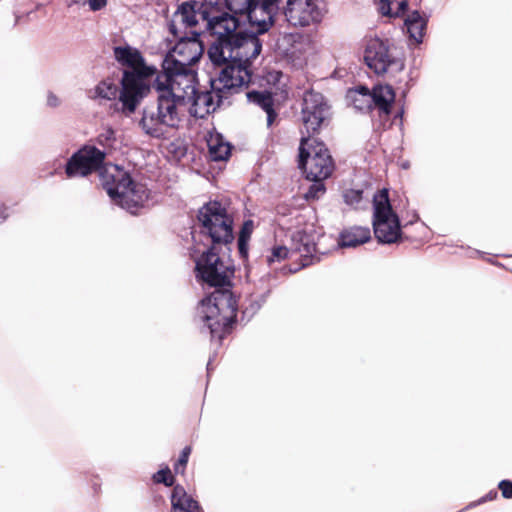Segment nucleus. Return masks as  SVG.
I'll list each match as a JSON object with an SVG mask.
<instances>
[{"label": "nucleus", "mask_w": 512, "mask_h": 512, "mask_svg": "<svg viewBox=\"0 0 512 512\" xmlns=\"http://www.w3.org/2000/svg\"><path fill=\"white\" fill-rule=\"evenodd\" d=\"M108 177L110 181L105 182L107 193L119 206L132 214L144 206L149 198L145 185L134 183L129 173L118 167Z\"/></svg>", "instance_id": "7"}, {"label": "nucleus", "mask_w": 512, "mask_h": 512, "mask_svg": "<svg viewBox=\"0 0 512 512\" xmlns=\"http://www.w3.org/2000/svg\"><path fill=\"white\" fill-rule=\"evenodd\" d=\"M47 104L50 106V107H56L59 105V99L57 98L56 95H54L53 93H49L48 94V97H47Z\"/></svg>", "instance_id": "35"}, {"label": "nucleus", "mask_w": 512, "mask_h": 512, "mask_svg": "<svg viewBox=\"0 0 512 512\" xmlns=\"http://www.w3.org/2000/svg\"><path fill=\"white\" fill-rule=\"evenodd\" d=\"M290 254V251L285 246H275L271 250V254L267 256V262L272 264L274 262H281L286 259Z\"/></svg>", "instance_id": "27"}, {"label": "nucleus", "mask_w": 512, "mask_h": 512, "mask_svg": "<svg viewBox=\"0 0 512 512\" xmlns=\"http://www.w3.org/2000/svg\"><path fill=\"white\" fill-rule=\"evenodd\" d=\"M408 6V0H380L379 11L384 16L400 17Z\"/></svg>", "instance_id": "23"}, {"label": "nucleus", "mask_w": 512, "mask_h": 512, "mask_svg": "<svg viewBox=\"0 0 512 512\" xmlns=\"http://www.w3.org/2000/svg\"><path fill=\"white\" fill-rule=\"evenodd\" d=\"M370 238L369 228L356 226L341 232L339 243L342 247H356L366 243Z\"/></svg>", "instance_id": "22"}, {"label": "nucleus", "mask_w": 512, "mask_h": 512, "mask_svg": "<svg viewBox=\"0 0 512 512\" xmlns=\"http://www.w3.org/2000/svg\"><path fill=\"white\" fill-rule=\"evenodd\" d=\"M257 0H225L227 9L232 12V15H244Z\"/></svg>", "instance_id": "25"}, {"label": "nucleus", "mask_w": 512, "mask_h": 512, "mask_svg": "<svg viewBox=\"0 0 512 512\" xmlns=\"http://www.w3.org/2000/svg\"><path fill=\"white\" fill-rule=\"evenodd\" d=\"M313 181V184L309 187L308 191L305 193V198L307 200H315L319 199L326 191L325 185L323 183L324 179H310Z\"/></svg>", "instance_id": "26"}, {"label": "nucleus", "mask_w": 512, "mask_h": 512, "mask_svg": "<svg viewBox=\"0 0 512 512\" xmlns=\"http://www.w3.org/2000/svg\"><path fill=\"white\" fill-rule=\"evenodd\" d=\"M197 218L200 235L205 237L209 248L196 260V278L215 290L204 298L198 307L202 330L211 338L221 341L235 321L237 300L231 291L235 273L233 260L228 255L234 240L233 219L218 201H211L199 209Z\"/></svg>", "instance_id": "1"}, {"label": "nucleus", "mask_w": 512, "mask_h": 512, "mask_svg": "<svg viewBox=\"0 0 512 512\" xmlns=\"http://www.w3.org/2000/svg\"><path fill=\"white\" fill-rule=\"evenodd\" d=\"M498 488L500 489L504 498H512V481L502 480L499 482Z\"/></svg>", "instance_id": "32"}, {"label": "nucleus", "mask_w": 512, "mask_h": 512, "mask_svg": "<svg viewBox=\"0 0 512 512\" xmlns=\"http://www.w3.org/2000/svg\"><path fill=\"white\" fill-rule=\"evenodd\" d=\"M309 137H302L299 146V168L306 174L307 179H326L334 169V162L328 149L321 142L314 140L309 144Z\"/></svg>", "instance_id": "9"}, {"label": "nucleus", "mask_w": 512, "mask_h": 512, "mask_svg": "<svg viewBox=\"0 0 512 512\" xmlns=\"http://www.w3.org/2000/svg\"><path fill=\"white\" fill-rule=\"evenodd\" d=\"M248 242L249 241L246 240L241 242V239H238V251L243 258L247 257L248 255Z\"/></svg>", "instance_id": "34"}, {"label": "nucleus", "mask_w": 512, "mask_h": 512, "mask_svg": "<svg viewBox=\"0 0 512 512\" xmlns=\"http://www.w3.org/2000/svg\"><path fill=\"white\" fill-rule=\"evenodd\" d=\"M120 85L121 88L113 78H105L89 91V98L99 102L100 104L104 102H111L110 108L113 112L130 116L135 113L137 107L146 96H141L137 99L132 108L127 107L122 97L124 88L122 84Z\"/></svg>", "instance_id": "13"}, {"label": "nucleus", "mask_w": 512, "mask_h": 512, "mask_svg": "<svg viewBox=\"0 0 512 512\" xmlns=\"http://www.w3.org/2000/svg\"><path fill=\"white\" fill-rule=\"evenodd\" d=\"M106 153L95 146L86 145L75 152L67 161L65 173L67 177H85L99 170Z\"/></svg>", "instance_id": "15"}, {"label": "nucleus", "mask_w": 512, "mask_h": 512, "mask_svg": "<svg viewBox=\"0 0 512 512\" xmlns=\"http://www.w3.org/2000/svg\"><path fill=\"white\" fill-rule=\"evenodd\" d=\"M190 454H191V447L190 446L184 447V449L182 450V452L180 454V457H179L177 463L174 465V470H175L176 473H183L184 472Z\"/></svg>", "instance_id": "30"}, {"label": "nucleus", "mask_w": 512, "mask_h": 512, "mask_svg": "<svg viewBox=\"0 0 512 512\" xmlns=\"http://www.w3.org/2000/svg\"><path fill=\"white\" fill-rule=\"evenodd\" d=\"M86 4H88L91 11L95 12L103 9L107 4V0H86Z\"/></svg>", "instance_id": "33"}, {"label": "nucleus", "mask_w": 512, "mask_h": 512, "mask_svg": "<svg viewBox=\"0 0 512 512\" xmlns=\"http://www.w3.org/2000/svg\"><path fill=\"white\" fill-rule=\"evenodd\" d=\"M69 6L71 5H86V0H65Z\"/></svg>", "instance_id": "36"}, {"label": "nucleus", "mask_w": 512, "mask_h": 512, "mask_svg": "<svg viewBox=\"0 0 512 512\" xmlns=\"http://www.w3.org/2000/svg\"><path fill=\"white\" fill-rule=\"evenodd\" d=\"M497 497V491L489 492L485 497L482 498V502L492 500Z\"/></svg>", "instance_id": "37"}, {"label": "nucleus", "mask_w": 512, "mask_h": 512, "mask_svg": "<svg viewBox=\"0 0 512 512\" xmlns=\"http://www.w3.org/2000/svg\"><path fill=\"white\" fill-rule=\"evenodd\" d=\"M171 512H201V507L183 486L175 485L171 494Z\"/></svg>", "instance_id": "18"}, {"label": "nucleus", "mask_w": 512, "mask_h": 512, "mask_svg": "<svg viewBox=\"0 0 512 512\" xmlns=\"http://www.w3.org/2000/svg\"><path fill=\"white\" fill-rule=\"evenodd\" d=\"M192 238H193V240H194L195 242H197V241H198V240H197V236H196V234H195V233H192Z\"/></svg>", "instance_id": "39"}, {"label": "nucleus", "mask_w": 512, "mask_h": 512, "mask_svg": "<svg viewBox=\"0 0 512 512\" xmlns=\"http://www.w3.org/2000/svg\"><path fill=\"white\" fill-rule=\"evenodd\" d=\"M196 74H178L173 84L156 89L157 105L145 107L139 126L144 134L156 139L167 138L181 122V110L205 118L227 100L215 89L197 91Z\"/></svg>", "instance_id": "2"}, {"label": "nucleus", "mask_w": 512, "mask_h": 512, "mask_svg": "<svg viewBox=\"0 0 512 512\" xmlns=\"http://www.w3.org/2000/svg\"><path fill=\"white\" fill-rule=\"evenodd\" d=\"M246 96L250 103L257 105L266 112L267 126L271 127L277 117V113L274 110V98L272 93L267 90H252L247 92Z\"/></svg>", "instance_id": "19"}, {"label": "nucleus", "mask_w": 512, "mask_h": 512, "mask_svg": "<svg viewBox=\"0 0 512 512\" xmlns=\"http://www.w3.org/2000/svg\"><path fill=\"white\" fill-rule=\"evenodd\" d=\"M427 24L428 17L421 15L417 10L411 12L404 20V26L410 39L414 40L417 44L423 42Z\"/></svg>", "instance_id": "21"}, {"label": "nucleus", "mask_w": 512, "mask_h": 512, "mask_svg": "<svg viewBox=\"0 0 512 512\" xmlns=\"http://www.w3.org/2000/svg\"><path fill=\"white\" fill-rule=\"evenodd\" d=\"M316 252V244L314 239L305 231H297L292 237V251L299 254L301 258V267L309 266L313 263L314 253Z\"/></svg>", "instance_id": "17"}, {"label": "nucleus", "mask_w": 512, "mask_h": 512, "mask_svg": "<svg viewBox=\"0 0 512 512\" xmlns=\"http://www.w3.org/2000/svg\"><path fill=\"white\" fill-rule=\"evenodd\" d=\"M96 142L105 149L114 148L117 142L116 131L112 127H104L97 136Z\"/></svg>", "instance_id": "24"}, {"label": "nucleus", "mask_w": 512, "mask_h": 512, "mask_svg": "<svg viewBox=\"0 0 512 512\" xmlns=\"http://www.w3.org/2000/svg\"><path fill=\"white\" fill-rule=\"evenodd\" d=\"M209 157L212 161L227 160L231 154V145L220 133L210 132L206 137Z\"/></svg>", "instance_id": "20"}, {"label": "nucleus", "mask_w": 512, "mask_h": 512, "mask_svg": "<svg viewBox=\"0 0 512 512\" xmlns=\"http://www.w3.org/2000/svg\"><path fill=\"white\" fill-rule=\"evenodd\" d=\"M364 62L377 75H395L403 71L404 60L395 55L388 43L380 38L370 39L364 51Z\"/></svg>", "instance_id": "11"}, {"label": "nucleus", "mask_w": 512, "mask_h": 512, "mask_svg": "<svg viewBox=\"0 0 512 512\" xmlns=\"http://www.w3.org/2000/svg\"><path fill=\"white\" fill-rule=\"evenodd\" d=\"M343 197L346 204L355 206L358 205L362 200L363 191L360 189H350L344 193Z\"/></svg>", "instance_id": "29"}, {"label": "nucleus", "mask_w": 512, "mask_h": 512, "mask_svg": "<svg viewBox=\"0 0 512 512\" xmlns=\"http://www.w3.org/2000/svg\"><path fill=\"white\" fill-rule=\"evenodd\" d=\"M329 116V106L321 93L306 91L303 97L302 120L310 138L317 133Z\"/></svg>", "instance_id": "16"}, {"label": "nucleus", "mask_w": 512, "mask_h": 512, "mask_svg": "<svg viewBox=\"0 0 512 512\" xmlns=\"http://www.w3.org/2000/svg\"><path fill=\"white\" fill-rule=\"evenodd\" d=\"M211 363H212V360L209 359V361L207 363V371H208V373L210 372V369H211Z\"/></svg>", "instance_id": "38"}, {"label": "nucleus", "mask_w": 512, "mask_h": 512, "mask_svg": "<svg viewBox=\"0 0 512 512\" xmlns=\"http://www.w3.org/2000/svg\"><path fill=\"white\" fill-rule=\"evenodd\" d=\"M115 60L127 69L123 70L120 84L123 85V100L132 108L137 99L147 96L153 87V77L160 72L154 65H147L140 51L130 45L113 48Z\"/></svg>", "instance_id": "5"}, {"label": "nucleus", "mask_w": 512, "mask_h": 512, "mask_svg": "<svg viewBox=\"0 0 512 512\" xmlns=\"http://www.w3.org/2000/svg\"><path fill=\"white\" fill-rule=\"evenodd\" d=\"M262 50L255 35L236 34L226 40H215L208 49L211 62L221 67L217 77L210 79V87L226 99L239 93L251 82L252 60Z\"/></svg>", "instance_id": "3"}, {"label": "nucleus", "mask_w": 512, "mask_h": 512, "mask_svg": "<svg viewBox=\"0 0 512 512\" xmlns=\"http://www.w3.org/2000/svg\"><path fill=\"white\" fill-rule=\"evenodd\" d=\"M253 229H254V222L252 220L249 219V220L244 221V223L241 227V230L239 232L238 239H241V242H243V240L249 241L251 234L253 232Z\"/></svg>", "instance_id": "31"}, {"label": "nucleus", "mask_w": 512, "mask_h": 512, "mask_svg": "<svg viewBox=\"0 0 512 512\" xmlns=\"http://www.w3.org/2000/svg\"><path fill=\"white\" fill-rule=\"evenodd\" d=\"M172 35L177 42L163 59L162 70L153 80L154 90L173 84L178 74H195L190 66L199 61L204 51L198 32L178 28V34Z\"/></svg>", "instance_id": "6"}, {"label": "nucleus", "mask_w": 512, "mask_h": 512, "mask_svg": "<svg viewBox=\"0 0 512 512\" xmlns=\"http://www.w3.org/2000/svg\"><path fill=\"white\" fill-rule=\"evenodd\" d=\"M327 12L325 0H286L282 13L287 23L304 28L320 23Z\"/></svg>", "instance_id": "12"}, {"label": "nucleus", "mask_w": 512, "mask_h": 512, "mask_svg": "<svg viewBox=\"0 0 512 512\" xmlns=\"http://www.w3.org/2000/svg\"><path fill=\"white\" fill-rule=\"evenodd\" d=\"M219 0H214V2L218 3Z\"/></svg>", "instance_id": "41"}, {"label": "nucleus", "mask_w": 512, "mask_h": 512, "mask_svg": "<svg viewBox=\"0 0 512 512\" xmlns=\"http://www.w3.org/2000/svg\"><path fill=\"white\" fill-rule=\"evenodd\" d=\"M153 480L156 483H163L165 486H172L174 484V477L171 474L169 467H165L157 471L153 475Z\"/></svg>", "instance_id": "28"}, {"label": "nucleus", "mask_w": 512, "mask_h": 512, "mask_svg": "<svg viewBox=\"0 0 512 512\" xmlns=\"http://www.w3.org/2000/svg\"><path fill=\"white\" fill-rule=\"evenodd\" d=\"M239 19L223 11L214 0H188L181 3L169 24L171 34H178V28L199 35L208 32L217 36L215 40H226L238 34Z\"/></svg>", "instance_id": "4"}, {"label": "nucleus", "mask_w": 512, "mask_h": 512, "mask_svg": "<svg viewBox=\"0 0 512 512\" xmlns=\"http://www.w3.org/2000/svg\"><path fill=\"white\" fill-rule=\"evenodd\" d=\"M354 108L361 112L378 111L380 117L388 116L395 100V92L390 85H377L370 91L365 86L350 90L347 96Z\"/></svg>", "instance_id": "10"}, {"label": "nucleus", "mask_w": 512, "mask_h": 512, "mask_svg": "<svg viewBox=\"0 0 512 512\" xmlns=\"http://www.w3.org/2000/svg\"><path fill=\"white\" fill-rule=\"evenodd\" d=\"M282 3V0H257L244 14L251 27L254 28V32L248 34L240 31L239 27L236 32L242 35H255L257 38V34L268 32L276 22Z\"/></svg>", "instance_id": "14"}, {"label": "nucleus", "mask_w": 512, "mask_h": 512, "mask_svg": "<svg viewBox=\"0 0 512 512\" xmlns=\"http://www.w3.org/2000/svg\"><path fill=\"white\" fill-rule=\"evenodd\" d=\"M3 220V217H0V222Z\"/></svg>", "instance_id": "40"}, {"label": "nucleus", "mask_w": 512, "mask_h": 512, "mask_svg": "<svg viewBox=\"0 0 512 512\" xmlns=\"http://www.w3.org/2000/svg\"><path fill=\"white\" fill-rule=\"evenodd\" d=\"M372 224L379 243H396L401 237L400 220L392 209L386 188L379 190L373 197Z\"/></svg>", "instance_id": "8"}]
</instances>
